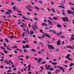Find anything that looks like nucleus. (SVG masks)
Segmentation results:
<instances>
[{"label": "nucleus", "instance_id": "obj_55", "mask_svg": "<svg viewBox=\"0 0 74 74\" xmlns=\"http://www.w3.org/2000/svg\"><path fill=\"white\" fill-rule=\"evenodd\" d=\"M48 74H51V71H49L48 72Z\"/></svg>", "mask_w": 74, "mask_h": 74}, {"label": "nucleus", "instance_id": "obj_7", "mask_svg": "<svg viewBox=\"0 0 74 74\" xmlns=\"http://www.w3.org/2000/svg\"><path fill=\"white\" fill-rule=\"evenodd\" d=\"M41 58H39L38 59V63H39V64H41V63H40V62L41 61Z\"/></svg>", "mask_w": 74, "mask_h": 74}, {"label": "nucleus", "instance_id": "obj_22", "mask_svg": "<svg viewBox=\"0 0 74 74\" xmlns=\"http://www.w3.org/2000/svg\"><path fill=\"white\" fill-rule=\"evenodd\" d=\"M70 64H69V66H70V67H71V66H73V63H71Z\"/></svg>", "mask_w": 74, "mask_h": 74}, {"label": "nucleus", "instance_id": "obj_39", "mask_svg": "<svg viewBox=\"0 0 74 74\" xmlns=\"http://www.w3.org/2000/svg\"><path fill=\"white\" fill-rule=\"evenodd\" d=\"M0 47H1V48L2 49H5V48H4V47H3L2 46H1Z\"/></svg>", "mask_w": 74, "mask_h": 74}, {"label": "nucleus", "instance_id": "obj_60", "mask_svg": "<svg viewBox=\"0 0 74 74\" xmlns=\"http://www.w3.org/2000/svg\"><path fill=\"white\" fill-rule=\"evenodd\" d=\"M28 26L29 27H30L31 26L30 25V24L29 23L28 24Z\"/></svg>", "mask_w": 74, "mask_h": 74}, {"label": "nucleus", "instance_id": "obj_4", "mask_svg": "<svg viewBox=\"0 0 74 74\" xmlns=\"http://www.w3.org/2000/svg\"><path fill=\"white\" fill-rule=\"evenodd\" d=\"M71 36H72L71 37V39H69V41H73V40H74V38H73L74 37V34L73 35L71 34Z\"/></svg>", "mask_w": 74, "mask_h": 74}, {"label": "nucleus", "instance_id": "obj_13", "mask_svg": "<svg viewBox=\"0 0 74 74\" xmlns=\"http://www.w3.org/2000/svg\"><path fill=\"white\" fill-rule=\"evenodd\" d=\"M47 21H48V22H49V23H50V25H53V24L52 23V22H51V21H50L48 20H47Z\"/></svg>", "mask_w": 74, "mask_h": 74}, {"label": "nucleus", "instance_id": "obj_2", "mask_svg": "<svg viewBox=\"0 0 74 74\" xmlns=\"http://www.w3.org/2000/svg\"><path fill=\"white\" fill-rule=\"evenodd\" d=\"M62 18L64 22H65V21H66V22H69V19H68V18H67L66 17H64V18H63V17H62Z\"/></svg>", "mask_w": 74, "mask_h": 74}, {"label": "nucleus", "instance_id": "obj_38", "mask_svg": "<svg viewBox=\"0 0 74 74\" xmlns=\"http://www.w3.org/2000/svg\"><path fill=\"white\" fill-rule=\"evenodd\" d=\"M34 43L35 44H37V42H36V41H34Z\"/></svg>", "mask_w": 74, "mask_h": 74}, {"label": "nucleus", "instance_id": "obj_48", "mask_svg": "<svg viewBox=\"0 0 74 74\" xmlns=\"http://www.w3.org/2000/svg\"><path fill=\"white\" fill-rule=\"evenodd\" d=\"M12 16L14 17V18H17V17H16V16H14V15H12Z\"/></svg>", "mask_w": 74, "mask_h": 74}, {"label": "nucleus", "instance_id": "obj_1", "mask_svg": "<svg viewBox=\"0 0 74 74\" xmlns=\"http://www.w3.org/2000/svg\"><path fill=\"white\" fill-rule=\"evenodd\" d=\"M47 46H48V47H48V48L49 49H55V48L53 47V46H52V45H48Z\"/></svg>", "mask_w": 74, "mask_h": 74}, {"label": "nucleus", "instance_id": "obj_44", "mask_svg": "<svg viewBox=\"0 0 74 74\" xmlns=\"http://www.w3.org/2000/svg\"><path fill=\"white\" fill-rule=\"evenodd\" d=\"M26 41L28 43L29 42V40H27V38H26Z\"/></svg>", "mask_w": 74, "mask_h": 74}, {"label": "nucleus", "instance_id": "obj_25", "mask_svg": "<svg viewBox=\"0 0 74 74\" xmlns=\"http://www.w3.org/2000/svg\"><path fill=\"white\" fill-rule=\"evenodd\" d=\"M28 71H30V67L29 66H28Z\"/></svg>", "mask_w": 74, "mask_h": 74}, {"label": "nucleus", "instance_id": "obj_58", "mask_svg": "<svg viewBox=\"0 0 74 74\" xmlns=\"http://www.w3.org/2000/svg\"><path fill=\"white\" fill-rule=\"evenodd\" d=\"M27 32H28V34H29L30 33V32L29 31V29H27Z\"/></svg>", "mask_w": 74, "mask_h": 74}, {"label": "nucleus", "instance_id": "obj_5", "mask_svg": "<svg viewBox=\"0 0 74 74\" xmlns=\"http://www.w3.org/2000/svg\"><path fill=\"white\" fill-rule=\"evenodd\" d=\"M56 44L57 45H60V40H58Z\"/></svg>", "mask_w": 74, "mask_h": 74}, {"label": "nucleus", "instance_id": "obj_27", "mask_svg": "<svg viewBox=\"0 0 74 74\" xmlns=\"http://www.w3.org/2000/svg\"><path fill=\"white\" fill-rule=\"evenodd\" d=\"M26 57V59H29V58H30V56H27Z\"/></svg>", "mask_w": 74, "mask_h": 74}, {"label": "nucleus", "instance_id": "obj_24", "mask_svg": "<svg viewBox=\"0 0 74 74\" xmlns=\"http://www.w3.org/2000/svg\"><path fill=\"white\" fill-rule=\"evenodd\" d=\"M54 20H57L58 19V18L56 17H54L53 18Z\"/></svg>", "mask_w": 74, "mask_h": 74}, {"label": "nucleus", "instance_id": "obj_3", "mask_svg": "<svg viewBox=\"0 0 74 74\" xmlns=\"http://www.w3.org/2000/svg\"><path fill=\"white\" fill-rule=\"evenodd\" d=\"M65 58H67L69 60H73L71 58H69V57H70V55L69 54H67V56H66Z\"/></svg>", "mask_w": 74, "mask_h": 74}, {"label": "nucleus", "instance_id": "obj_30", "mask_svg": "<svg viewBox=\"0 0 74 74\" xmlns=\"http://www.w3.org/2000/svg\"><path fill=\"white\" fill-rule=\"evenodd\" d=\"M10 38H11V39H13V38H14V36H11L10 37Z\"/></svg>", "mask_w": 74, "mask_h": 74}, {"label": "nucleus", "instance_id": "obj_29", "mask_svg": "<svg viewBox=\"0 0 74 74\" xmlns=\"http://www.w3.org/2000/svg\"><path fill=\"white\" fill-rule=\"evenodd\" d=\"M18 47H17L16 46H13L12 47V48H13V49H14V48H17Z\"/></svg>", "mask_w": 74, "mask_h": 74}, {"label": "nucleus", "instance_id": "obj_45", "mask_svg": "<svg viewBox=\"0 0 74 74\" xmlns=\"http://www.w3.org/2000/svg\"><path fill=\"white\" fill-rule=\"evenodd\" d=\"M7 49H8V50H11V49H9V48L8 47H7Z\"/></svg>", "mask_w": 74, "mask_h": 74}, {"label": "nucleus", "instance_id": "obj_6", "mask_svg": "<svg viewBox=\"0 0 74 74\" xmlns=\"http://www.w3.org/2000/svg\"><path fill=\"white\" fill-rule=\"evenodd\" d=\"M44 34L46 37H48V38H51V36L49 35H48L46 33H44Z\"/></svg>", "mask_w": 74, "mask_h": 74}, {"label": "nucleus", "instance_id": "obj_33", "mask_svg": "<svg viewBox=\"0 0 74 74\" xmlns=\"http://www.w3.org/2000/svg\"><path fill=\"white\" fill-rule=\"evenodd\" d=\"M0 68L1 69H3L4 66H0Z\"/></svg>", "mask_w": 74, "mask_h": 74}, {"label": "nucleus", "instance_id": "obj_54", "mask_svg": "<svg viewBox=\"0 0 74 74\" xmlns=\"http://www.w3.org/2000/svg\"><path fill=\"white\" fill-rule=\"evenodd\" d=\"M0 11H1V12H5V11H4L3 10H1Z\"/></svg>", "mask_w": 74, "mask_h": 74}, {"label": "nucleus", "instance_id": "obj_62", "mask_svg": "<svg viewBox=\"0 0 74 74\" xmlns=\"http://www.w3.org/2000/svg\"><path fill=\"white\" fill-rule=\"evenodd\" d=\"M59 34L61 35H62V33L61 32H59Z\"/></svg>", "mask_w": 74, "mask_h": 74}, {"label": "nucleus", "instance_id": "obj_11", "mask_svg": "<svg viewBox=\"0 0 74 74\" xmlns=\"http://www.w3.org/2000/svg\"><path fill=\"white\" fill-rule=\"evenodd\" d=\"M25 48H30V46H29V45H25Z\"/></svg>", "mask_w": 74, "mask_h": 74}, {"label": "nucleus", "instance_id": "obj_32", "mask_svg": "<svg viewBox=\"0 0 74 74\" xmlns=\"http://www.w3.org/2000/svg\"><path fill=\"white\" fill-rule=\"evenodd\" d=\"M4 52L5 53H8L7 51H5V50H4Z\"/></svg>", "mask_w": 74, "mask_h": 74}, {"label": "nucleus", "instance_id": "obj_20", "mask_svg": "<svg viewBox=\"0 0 74 74\" xmlns=\"http://www.w3.org/2000/svg\"><path fill=\"white\" fill-rule=\"evenodd\" d=\"M34 7L36 9V10H39V8H38V7L35 5L34 6Z\"/></svg>", "mask_w": 74, "mask_h": 74}, {"label": "nucleus", "instance_id": "obj_43", "mask_svg": "<svg viewBox=\"0 0 74 74\" xmlns=\"http://www.w3.org/2000/svg\"><path fill=\"white\" fill-rule=\"evenodd\" d=\"M71 8L72 10H73V12L74 13V8L72 7V8Z\"/></svg>", "mask_w": 74, "mask_h": 74}, {"label": "nucleus", "instance_id": "obj_14", "mask_svg": "<svg viewBox=\"0 0 74 74\" xmlns=\"http://www.w3.org/2000/svg\"><path fill=\"white\" fill-rule=\"evenodd\" d=\"M51 63H52V64H53L54 66H55V65H56V64H57V63H56V62H51Z\"/></svg>", "mask_w": 74, "mask_h": 74}, {"label": "nucleus", "instance_id": "obj_63", "mask_svg": "<svg viewBox=\"0 0 74 74\" xmlns=\"http://www.w3.org/2000/svg\"><path fill=\"white\" fill-rule=\"evenodd\" d=\"M40 68L41 69H42V70H44V68H43V67H42V66H40Z\"/></svg>", "mask_w": 74, "mask_h": 74}, {"label": "nucleus", "instance_id": "obj_21", "mask_svg": "<svg viewBox=\"0 0 74 74\" xmlns=\"http://www.w3.org/2000/svg\"><path fill=\"white\" fill-rule=\"evenodd\" d=\"M25 32H23V34L22 35V37H23L25 36Z\"/></svg>", "mask_w": 74, "mask_h": 74}, {"label": "nucleus", "instance_id": "obj_12", "mask_svg": "<svg viewBox=\"0 0 74 74\" xmlns=\"http://www.w3.org/2000/svg\"><path fill=\"white\" fill-rule=\"evenodd\" d=\"M57 27H61L62 26L60 24H58L57 25Z\"/></svg>", "mask_w": 74, "mask_h": 74}, {"label": "nucleus", "instance_id": "obj_28", "mask_svg": "<svg viewBox=\"0 0 74 74\" xmlns=\"http://www.w3.org/2000/svg\"><path fill=\"white\" fill-rule=\"evenodd\" d=\"M50 71H53V68H51L50 69Z\"/></svg>", "mask_w": 74, "mask_h": 74}, {"label": "nucleus", "instance_id": "obj_46", "mask_svg": "<svg viewBox=\"0 0 74 74\" xmlns=\"http://www.w3.org/2000/svg\"><path fill=\"white\" fill-rule=\"evenodd\" d=\"M56 34H57L58 36H60V34H59V33H56Z\"/></svg>", "mask_w": 74, "mask_h": 74}, {"label": "nucleus", "instance_id": "obj_16", "mask_svg": "<svg viewBox=\"0 0 74 74\" xmlns=\"http://www.w3.org/2000/svg\"><path fill=\"white\" fill-rule=\"evenodd\" d=\"M5 40L7 42V43H8V42H9V41L8 40V39H7V38H5Z\"/></svg>", "mask_w": 74, "mask_h": 74}, {"label": "nucleus", "instance_id": "obj_61", "mask_svg": "<svg viewBox=\"0 0 74 74\" xmlns=\"http://www.w3.org/2000/svg\"><path fill=\"white\" fill-rule=\"evenodd\" d=\"M40 33H43V32H42V31L41 29H40Z\"/></svg>", "mask_w": 74, "mask_h": 74}, {"label": "nucleus", "instance_id": "obj_23", "mask_svg": "<svg viewBox=\"0 0 74 74\" xmlns=\"http://www.w3.org/2000/svg\"><path fill=\"white\" fill-rule=\"evenodd\" d=\"M31 51L32 52H36V50H35L34 49H31Z\"/></svg>", "mask_w": 74, "mask_h": 74}, {"label": "nucleus", "instance_id": "obj_18", "mask_svg": "<svg viewBox=\"0 0 74 74\" xmlns=\"http://www.w3.org/2000/svg\"><path fill=\"white\" fill-rule=\"evenodd\" d=\"M67 12H68L69 13V14H71V11L70 10H67Z\"/></svg>", "mask_w": 74, "mask_h": 74}, {"label": "nucleus", "instance_id": "obj_8", "mask_svg": "<svg viewBox=\"0 0 74 74\" xmlns=\"http://www.w3.org/2000/svg\"><path fill=\"white\" fill-rule=\"evenodd\" d=\"M63 68L60 66V68H59V69L60 70H62L63 72H65V71H64V70L63 69Z\"/></svg>", "mask_w": 74, "mask_h": 74}, {"label": "nucleus", "instance_id": "obj_9", "mask_svg": "<svg viewBox=\"0 0 74 74\" xmlns=\"http://www.w3.org/2000/svg\"><path fill=\"white\" fill-rule=\"evenodd\" d=\"M13 8L14 11H18V9L16 8V6H14L13 7Z\"/></svg>", "mask_w": 74, "mask_h": 74}, {"label": "nucleus", "instance_id": "obj_15", "mask_svg": "<svg viewBox=\"0 0 74 74\" xmlns=\"http://www.w3.org/2000/svg\"><path fill=\"white\" fill-rule=\"evenodd\" d=\"M30 32L31 33V34H30V36H31V35H33L34 34V32H32L31 30L30 31Z\"/></svg>", "mask_w": 74, "mask_h": 74}, {"label": "nucleus", "instance_id": "obj_31", "mask_svg": "<svg viewBox=\"0 0 74 74\" xmlns=\"http://www.w3.org/2000/svg\"><path fill=\"white\" fill-rule=\"evenodd\" d=\"M32 27H33V29H34V30L35 32H36V28L34 27H33V26H32Z\"/></svg>", "mask_w": 74, "mask_h": 74}, {"label": "nucleus", "instance_id": "obj_57", "mask_svg": "<svg viewBox=\"0 0 74 74\" xmlns=\"http://www.w3.org/2000/svg\"><path fill=\"white\" fill-rule=\"evenodd\" d=\"M17 11L18 12V13H21V12L18 11V10H17Z\"/></svg>", "mask_w": 74, "mask_h": 74}, {"label": "nucleus", "instance_id": "obj_51", "mask_svg": "<svg viewBox=\"0 0 74 74\" xmlns=\"http://www.w3.org/2000/svg\"><path fill=\"white\" fill-rule=\"evenodd\" d=\"M28 10H29V11H32V10H30V8H28Z\"/></svg>", "mask_w": 74, "mask_h": 74}, {"label": "nucleus", "instance_id": "obj_26", "mask_svg": "<svg viewBox=\"0 0 74 74\" xmlns=\"http://www.w3.org/2000/svg\"><path fill=\"white\" fill-rule=\"evenodd\" d=\"M5 13L6 14H7V15H10V13L9 12H5Z\"/></svg>", "mask_w": 74, "mask_h": 74}, {"label": "nucleus", "instance_id": "obj_53", "mask_svg": "<svg viewBox=\"0 0 74 74\" xmlns=\"http://www.w3.org/2000/svg\"><path fill=\"white\" fill-rule=\"evenodd\" d=\"M47 10H48V11H50V12H51V10H50V9H49V8H47Z\"/></svg>", "mask_w": 74, "mask_h": 74}, {"label": "nucleus", "instance_id": "obj_56", "mask_svg": "<svg viewBox=\"0 0 74 74\" xmlns=\"http://www.w3.org/2000/svg\"><path fill=\"white\" fill-rule=\"evenodd\" d=\"M50 69V68H49L47 67L46 68V70H49Z\"/></svg>", "mask_w": 74, "mask_h": 74}, {"label": "nucleus", "instance_id": "obj_41", "mask_svg": "<svg viewBox=\"0 0 74 74\" xmlns=\"http://www.w3.org/2000/svg\"><path fill=\"white\" fill-rule=\"evenodd\" d=\"M46 62H42V64H45V63H46Z\"/></svg>", "mask_w": 74, "mask_h": 74}, {"label": "nucleus", "instance_id": "obj_10", "mask_svg": "<svg viewBox=\"0 0 74 74\" xmlns=\"http://www.w3.org/2000/svg\"><path fill=\"white\" fill-rule=\"evenodd\" d=\"M60 70H59L58 69H56V71L55 72V73H56V74H57V73H58V72H60Z\"/></svg>", "mask_w": 74, "mask_h": 74}, {"label": "nucleus", "instance_id": "obj_34", "mask_svg": "<svg viewBox=\"0 0 74 74\" xmlns=\"http://www.w3.org/2000/svg\"><path fill=\"white\" fill-rule=\"evenodd\" d=\"M69 48H71L72 49H73V48L70 46H69Z\"/></svg>", "mask_w": 74, "mask_h": 74}, {"label": "nucleus", "instance_id": "obj_19", "mask_svg": "<svg viewBox=\"0 0 74 74\" xmlns=\"http://www.w3.org/2000/svg\"><path fill=\"white\" fill-rule=\"evenodd\" d=\"M8 10L9 12L10 13H11V12H12V10H9L8 9Z\"/></svg>", "mask_w": 74, "mask_h": 74}, {"label": "nucleus", "instance_id": "obj_17", "mask_svg": "<svg viewBox=\"0 0 74 74\" xmlns=\"http://www.w3.org/2000/svg\"><path fill=\"white\" fill-rule=\"evenodd\" d=\"M51 10L53 12H54V13L55 12V9H54V8H52Z\"/></svg>", "mask_w": 74, "mask_h": 74}, {"label": "nucleus", "instance_id": "obj_64", "mask_svg": "<svg viewBox=\"0 0 74 74\" xmlns=\"http://www.w3.org/2000/svg\"><path fill=\"white\" fill-rule=\"evenodd\" d=\"M14 5V2H12L11 3V5Z\"/></svg>", "mask_w": 74, "mask_h": 74}, {"label": "nucleus", "instance_id": "obj_37", "mask_svg": "<svg viewBox=\"0 0 74 74\" xmlns=\"http://www.w3.org/2000/svg\"><path fill=\"white\" fill-rule=\"evenodd\" d=\"M3 45L4 47H7V46H6V44H5V43L4 42Z\"/></svg>", "mask_w": 74, "mask_h": 74}, {"label": "nucleus", "instance_id": "obj_47", "mask_svg": "<svg viewBox=\"0 0 74 74\" xmlns=\"http://www.w3.org/2000/svg\"><path fill=\"white\" fill-rule=\"evenodd\" d=\"M71 69H72V68L71 67H70L69 69V71L71 70Z\"/></svg>", "mask_w": 74, "mask_h": 74}, {"label": "nucleus", "instance_id": "obj_42", "mask_svg": "<svg viewBox=\"0 0 74 74\" xmlns=\"http://www.w3.org/2000/svg\"><path fill=\"white\" fill-rule=\"evenodd\" d=\"M17 14L18 15H20V16H22V14H21L18 13Z\"/></svg>", "mask_w": 74, "mask_h": 74}, {"label": "nucleus", "instance_id": "obj_50", "mask_svg": "<svg viewBox=\"0 0 74 74\" xmlns=\"http://www.w3.org/2000/svg\"><path fill=\"white\" fill-rule=\"evenodd\" d=\"M44 25H45V23H43L42 24V26H44Z\"/></svg>", "mask_w": 74, "mask_h": 74}, {"label": "nucleus", "instance_id": "obj_40", "mask_svg": "<svg viewBox=\"0 0 74 74\" xmlns=\"http://www.w3.org/2000/svg\"><path fill=\"white\" fill-rule=\"evenodd\" d=\"M52 31L55 34H56V32H55L54 30H52Z\"/></svg>", "mask_w": 74, "mask_h": 74}, {"label": "nucleus", "instance_id": "obj_59", "mask_svg": "<svg viewBox=\"0 0 74 74\" xmlns=\"http://www.w3.org/2000/svg\"><path fill=\"white\" fill-rule=\"evenodd\" d=\"M20 60H23V59L22 58H20Z\"/></svg>", "mask_w": 74, "mask_h": 74}, {"label": "nucleus", "instance_id": "obj_36", "mask_svg": "<svg viewBox=\"0 0 74 74\" xmlns=\"http://www.w3.org/2000/svg\"><path fill=\"white\" fill-rule=\"evenodd\" d=\"M62 15H66V14L65 12H62Z\"/></svg>", "mask_w": 74, "mask_h": 74}, {"label": "nucleus", "instance_id": "obj_49", "mask_svg": "<svg viewBox=\"0 0 74 74\" xmlns=\"http://www.w3.org/2000/svg\"><path fill=\"white\" fill-rule=\"evenodd\" d=\"M68 31L69 32H72V30L71 29H68Z\"/></svg>", "mask_w": 74, "mask_h": 74}, {"label": "nucleus", "instance_id": "obj_52", "mask_svg": "<svg viewBox=\"0 0 74 74\" xmlns=\"http://www.w3.org/2000/svg\"><path fill=\"white\" fill-rule=\"evenodd\" d=\"M22 42H23V43H24V44H25V43H26V41H22Z\"/></svg>", "mask_w": 74, "mask_h": 74}, {"label": "nucleus", "instance_id": "obj_35", "mask_svg": "<svg viewBox=\"0 0 74 74\" xmlns=\"http://www.w3.org/2000/svg\"><path fill=\"white\" fill-rule=\"evenodd\" d=\"M23 29L24 31L25 32H27V31L26 30V29H25V28H24Z\"/></svg>", "mask_w": 74, "mask_h": 74}]
</instances>
